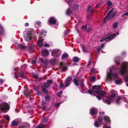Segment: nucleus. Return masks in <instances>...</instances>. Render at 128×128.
<instances>
[{
    "label": "nucleus",
    "mask_w": 128,
    "mask_h": 128,
    "mask_svg": "<svg viewBox=\"0 0 128 128\" xmlns=\"http://www.w3.org/2000/svg\"><path fill=\"white\" fill-rule=\"evenodd\" d=\"M70 82L66 80L65 82V86H69L70 84Z\"/></svg>",
    "instance_id": "obj_31"
},
{
    "label": "nucleus",
    "mask_w": 128,
    "mask_h": 128,
    "mask_svg": "<svg viewBox=\"0 0 128 128\" xmlns=\"http://www.w3.org/2000/svg\"><path fill=\"white\" fill-rule=\"evenodd\" d=\"M26 65L25 64H24L21 66L22 68H23L24 69H25L26 68Z\"/></svg>",
    "instance_id": "obj_50"
},
{
    "label": "nucleus",
    "mask_w": 128,
    "mask_h": 128,
    "mask_svg": "<svg viewBox=\"0 0 128 128\" xmlns=\"http://www.w3.org/2000/svg\"><path fill=\"white\" fill-rule=\"evenodd\" d=\"M91 6H90L88 7V10L89 12H90L91 14L94 13L93 11L91 9Z\"/></svg>",
    "instance_id": "obj_25"
},
{
    "label": "nucleus",
    "mask_w": 128,
    "mask_h": 128,
    "mask_svg": "<svg viewBox=\"0 0 128 128\" xmlns=\"http://www.w3.org/2000/svg\"><path fill=\"white\" fill-rule=\"evenodd\" d=\"M4 117L7 120L10 121V118L8 115H6Z\"/></svg>",
    "instance_id": "obj_36"
},
{
    "label": "nucleus",
    "mask_w": 128,
    "mask_h": 128,
    "mask_svg": "<svg viewBox=\"0 0 128 128\" xmlns=\"http://www.w3.org/2000/svg\"><path fill=\"white\" fill-rule=\"evenodd\" d=\"M55 62V61L54 60H50V62Z\"/></svg>",
    "instance_id": "obj_63"
},
{
    "label": "nucleus",
    "mask_w": 128,
    "mask_h": 128,
    "mask_svg": "<svg viewBox=\"0 0 128 128\" xmlns=\"http://www.w3.org/2000/svg\"><path fill=\"white\" fill-rule=\"evenodd\" d=\"M74 82L76 86L80 84L81 88L80 89V90L82 93L85 94L88 92L93 95H95V94H96L102 97H106V99H103V102L108 104H110L112 101L113 100V98L116 96L115 94H112L110 96L106 92L102 90L99 86H97L96 85L92 86V88L93 90H88L84 86V84L81 80H78L75 79L74 80Z\"/></svg>",
    "instance_id": "obj_1"
},
{
    "label": "nucleus",
    "mask_w": 128,
    "mask_h": 128,
    "mask_svg": "<svg viewBox=\"0 0 128 128\" xmlns=\"http://www.w3.org/2000/svg\"><path fill=\"white\" fill-rule=\"evenodd\" d=\"M42 91L43 92H44V93H46V94H47L48 93V91H47V90L45 89L44 88H42Z\"/></svg>",
    "instance_id": "obj_40"
},
{
    "label": "nucleus",
    "mask_w": 128,
    "mask_h": 128,
    "mask_svg": "<svg viewBox=\"0 0 128 128\" xmlns=\"http://www.w3.org/2000/svg\"><path fill=\"white\" fill-rule=\"evenodd\" d=\"M114 9L112 8L111 10L108 13V15L109 14H110V13H114L113 12L114 10Z\"/></svg>",
    "instance_id": "obj_44"
},
{
    "label": "nucleus",
    "mask_w": 128,
    "mask_h": 128,
    "mask_svg": "<svg viewBox=\"0 0 128 128\" xmlns=\"http://www.w3.org/2000/svg\"><path fill=\"white\" fill-rule=\"evenodd\" d=\"M91 72L93 73H96L97 72L96 69L93 68L91 70Z\"/></svg>",
    "instance_id": "obj_38"
},
{
    "label": "nucleus",
    "mask_w": 128,
    "mask_h": 128,
    "mask_svg": "<svg viewBox=\"0 0 128 128\" xmlns=\"http://www.w3.org/2000/svg\"><path fill=\"white\" fill-rule=\"evenodd\" d=\"M128 62H124L121 65V67L120 70L121 74L124 75L128 72Z\"/></svg>",
    "instance_id": "obj_3"
},
{
    "label": "nucleus",
    "mask_w": 128,
    "mask_h": 128,
    "mask_svg": "<svg viewBox=\"0 0 128 128\" xmlns=\"http://www.w3.org/2000/svg\"><path fill=\"white\" fill-rule=\"evenodd\" d=\"M124 100L126 102H128V96L127 95L124 96Z\"/></svg>",
    "instance_id": "obj_27"
},
{
    "label": "nucleus",
    "mask_w": 128,
    "mask_h": 128,
    "mask_svg": "<svg viewBox=\"0 0 128 128\" xmlns=\"http://www.w3.org/2000/svg\"><path fill=\"white\" fill-rule=\"evenodd\" d=\"M69 30H66L64 32V33L65 34H67L69 32Z\"/></svg>",
    "instance_id": "obj_58"
},
{
    "label": "nucleus",
    "mask_w": 128,
    "mask_h": 128,
    "mask_svg": "<svg viewBox=\"0 0 128 128\" xmlns=\"http://www.w3.org/2000/svg\"><path fill=\"white\" fill-rule=\"evenodd\" d=\"M36 23H37V24H38L39 25H40V23H41L40 22V21H37L36 22Z\"/></svg>",
    "instance_id": "obj_60"
},
{
    "label": "nucleus",
    "mask_w": 128,
    "mask_h": 128,
    "mask_svg": "<svg viewBox=\"0 0 128 128\" xmlns=\"http://www.w3.org/2000/svg\"><path fill=\"white\" fill-rule=\"evenodd\" d=\"M104 119L106 122H109L110 121L109 118L107 116H104Z\"/></svg>",
    "instance_id": "obj_22"
},
{
    "label": "nucleus",
    "mask_w": 128,
    "mask_h": 128,
    "mask_svg": "<svg viewBox=\"0 0 128 128\" xmlns=\"http://www.w3.org/2000/svg\"><path fill=\"white\" fill-rule=\"evenodd\" d=\"M74 0H67V2L69 5H70V4Z\"/></svg>",
    "instance_id": "obj_45"
},
{
    "label": "nucleus",
    "mask_w": 128,
    "mask_h": 128,
    "mask_svg": "<svg viewBox=\"0 0 128 128\" xmlns=\"http://www.w3.org/2000/svg\"><path fill=\"white\" fill-rule=\"evenodd\" d=\"M4 82V80L3 79H0V84H2Z\"/></svg>",
    "instance_id": "obj_54"
},
{
    "label": "nucleus",
    "mask_w": 128,
    "mask_h": 128,
    "mask_svg": "<svg viewBox=\"0 0 128 128\" xmlns=\"http://www.w3.org/2000/svg\"><path fill=\"white\" fill-rule=\"evenodd\" d=\"M36 128H45L44 125L40 124Z\"/></svg>",
    "instance_id": "obj_30"
},
{
    "label": "nucleus",
    "mask_w": 128,
    "mask_h": 128,
    "mask_svg": "<svg viewBox=\"0 0 128 128\" xmlns=\"http://www.w3.org/2000/svg\"><path fill=\"white\" fill-rule=\"evenodd\" d=\"M36 62V60H32V62H31V63L32 64H34V63Z\"/></svg>",
    "instance_id": "obj_61"
},
{
    "label": "nucleus",
    "mask_w": 128,
    "mask_h": 128,
    "mask_svg": "<svg viewBox=\"0 0 128 128\" xmlns=\"http://www.w3.org/2000/svg\"><path fill=\"white\" fill-rule=\"evenodd\" d=\"M96 98L98 99L99 100H100L101 99V98L99 96H96Z\"/></svg>",
    "instance_id": "obj_56"
},
{
    "label": "nucleus",
    "mask_w": 128,
    "mask_h": 128,
    "mask_svg": "<svg viewBox=\"0 0 128 128\" xmlns=\"http://www.w3.org/2000/svg\"><path fill=\"white\" fill-rule=\"evenodd\" d=\"M44 46L45 47H48L49 46V45L48 44H44Z\"/></svg>",
    "instance_id": "obj_59"
},
{
    "label": "nucleus",
    "mask_w": 128,
    "mask_h": 128,
    "mask_svg": "<svg viewBox=\"0 0 128 128\" xmlns=\"http://www.w3.org/2000/svg\"><path fill=\"white\" fill-rule=\"evenodd\" d=\"M64 86V85L63 84H60V88H62Z\"/></svg>",
    "instance_id": "obj_52"
},
{
    "label": "nucleus",
    "mask_w": 128,
    "mask_h": 128,
    "mask_svg": "<svg viewBox=\"0 0 128 128\" xmlns=\"http://www.w3.org/2000/svg\"><path fill=\"white\" fill-rule=\"evenodd\" d=\"M66 68V66H64L62 68V70L63 71L65 70Z\"/></svg>",
    "instance_id": "obj_57"
},
{
    "label": "nucleus",
    "mask_w": 128,
    "mask_h": 128,
    "mask_svg": "<svg viewBox=\"0 0 128 128\" xmlns=\"http://www.w3.org/2000/svg\"><path fill=\"white\" fill-rule=\"evenodd\" d=\"M45 98L46 100H48L50 99V98L49 96H46L45 97Z\"/></svg>",
    "instance_id": "obj_48"
},
{
    "label": "nucleus",
    "mask_w": 128,
    "mask_h": 128,
    "mask_svg": "<svg viewBox=\"0 0 128 128\" xmlns=\"http://www.w3.org/2000/svg\"><path fill=\"white\" fill-rule=\"evenodd\" d=\"M44 42L43 39L41 38L40 37V38L38 40V46H42L43 42Z\"/></svg>",
    "instance_id": "obj_14"
},
{
    "label": "nucleus",
    "mask_w": 128,
    "mask_h": 128,
    "mask_svg": "<svg viewBox=\"0 0 128 128\" xmlns=\"http://www.w3.org/2000/svg\"><path fill=\"white\" fill-rule=\"evenodd\" d=\"M107 4L108 6H110L112 5V3L111 2L108 1L107 2Z\"/></svg>",
    "instance_id": "obj_47"
},
{
    "label": "nucleus",
    "mask_w": 128,
    "mask_h": 128,
    "mask_svg": "<svg viewBox=\"0 0 128 128\" xmlns=\"http://www.w3.org/2000/svg\"><path fill=\"white\" fill-rule=\"evenodd\" d=\"M48 22L50 24H54L56 22V20L54 18L51 17L49 19Z\"/></svg>",
    "instance_id": "obj_12"
},
{
    "label": "nucleus",
    "mask_w": 128,
    "mask_h": 128,
    "mask_svg": "<svg viewBox=\"0 0 128 128\" xmlns=\"http://www.w3.org/2000/svg\"><path fill=\"white\" fill-rule=\"evenodd\" d=\"M41 52L42 55L44 56H48L49 54V53L48 50L46 49H43L42 50Z\"/></svg>",
    "instance_id": "obj_11"
},
{
    "label": "nucleus",
    "mask_w": 128,
    "mask_h": 128,
    "mask_svg": "<svg viewBox=\"0 0 128 128\" xmlns=\"http://www.w3.org/2000/svg\"><path fill=\"white\" fill-rule=\"evenodd\" d=\"M103 128H111L110 126H103Z\"/></svg>",
    "instance_id": "obj_62"
},
{
    "label": "nucleus",
    "mask_w": 128,
    "mask_h": 128,
    "mask_svg": "<svg viewBox=\"0 0 128 128\" xmlns=\"http://www.w3.org/2000/svg\"><path fill=\"white\" fill-rule=\"evenodd\" d=\"M121 99V97L120 96L119 97L116 102V103L117 104H119L120 103V100Z\"/></svg>",
    "instance_id": "obj_33"
},
{
    "label": "nucleus",
    "mask_w": 128,
    "mask_h": 128,
    "mask_svg": "<svg viewBox=\"0 0 128 128\" xmlns=\"http://www.w3.org/2000/svg\"><path fill=\"white\" fill-rule=\"evenodd\" d=\"M104 112H100L99 115L98 116V118L101 119L102 120V118L104 116Z\"/></svg>",
    "instance_id": "obj_20"
},
{
    "label": "nucleus",
    "mask_w": 128,
    "mask_h": 128,
    "mask_svg": "<svg viewBox=\"0 0 128 128\" xmlns=\"http://www.w3.org/2000/svg\"><path fill=\"white\" fill-rule=\"evenodd\" d=\"M73 60L74 62H77L79 61V59L77 57H74L73 58Z\"/></svg>",
    "instance_id": "obj_21"
},
{
    "label": "nucleus",
    "mask_w": 128,
    "mask_h": 128,
    "mask_svg": "<svg viewBox=\"0 0 128 128\" xmlns=\"http://www.w3.org/2000/svg\"><path fill=\"white\" fill-rule=\"evenodd\" d=\"M48 121V118H44L43 120V122H47Z\"/></svg>",
    "instance_id": "obj_46"
},
{
    "label": "nucleus",
    "mask_w": 128,
    "mask_h": 128,
    "mask_svg": "<svg viewBox=\"0 0 128 128\" xmlns=\"http://www.w3.org/2000/svg\"><path fill=\"white\" fill-rule=\"evenodd\" d=\"M114 13H110L108 16V14L104 18V21L105 22L106 20V19H108V20L111 19L114 16Z\"/></svg>",
    "instance_id": "obj_8"
},
{
    "label": "nucleus",
    "mask_w": 128,
    "mask_h": 128,
    "mask_svg": "<svg viewBox=\"0 0 128 128\" xmlns=\"http://www.w3.org/2000/svg\"><path fill=\"white\" fill-rule=\"evenodd\" d=\"M116 34H113L110 33L108 35L106 36L105 38L100 40V42H102L104 41H107L108 40L106 39H108V40H110L113 39L115 36Z\"/></svg>",
    "instance_id": "obj_5"
},
{
    "label": "nucleus",
    "mask_w": 128,
    "mask_h": 128,
    "mask_svg": "<svg viewBox=\"0 0 128 128\" xmlns=\"http://www.w3.org/2000/svg\"><path fill=\"white\" fill-rule=\"evenodd\" d=\"M118 25V22H116L114 23L112 25L113 29L114 30L115 29H116V27Z\"/></svg>",
    "instance_id": "obj_26"
},
{
    "label": "nucleus",
    "mask_w": 128,
    "mask_h": 128,
    "mask_svg": "<svg viewBox=\"0 0 128 128\" xmlns=\"http://www.w3.org/2000/svg\"><path fill=\"white\" fill-rule=\"evenodd\" d=\"M122 80L120 79L119 80H117L116 81L115 83L116 84H120L122 83Z\"/></svg>",
    "instance_id": "obj_19"
},
{
    "label": "nucleus",
    "mask_w": 128,
    "mask_h": 128,
    "mask_svg": "<svg viewBox=\"0 0 128 128\" xmlns=\"http://www.w3.org/2000/svg\"><path fill=\"white\" fill-rule=\"evenodd\" d=\"M44 31L43 30H41L40 32H39V34L41 35L44 32Z\"/></svg>",
    "instance_id": "obj_49"
},
{
    "label": "nucleus",
    "mask_w": 128,
    "mask_h": 128,
    "mask_svg": "<svg viewBox=\"0 0 128 128\" xmlns=\"http://www.w3.org/2000/svg\"><path fill=\"white\" fill-rule=\"evenodd\" d=\"M128 15V12H126L124 13L122 15V16H127Z\"/></svg>",
    "instance_id": "obj_51"
},
{
    "label": "nucleus",
    "mask_w": 128,
    "mask_h": 128,
    "mask_svg": "<svg viewBox=\"0 0 128 128\" xmlns=\"http://www.w3.org/2000/svg\"><path fill=\"white\" fill-rule=\"evenodd\" d=\"M86 28V27L84 26H82V29L84 30H85Z\"/></svg>",
    "instance_id": "obj_53"
},
{
    "label": "nucleus",
    "mask_w": 128,
    "mask_h": 128,
    "mask_svg": "<svg viewBox=\"0 0 128 128\" xmlns=\"http://www.w3.org/2000/svg\"><path fill=\"white\" fill-rule=\"evenodd\" d=\"M28 22H26L25 24V26H28Z\"/></svg>",
    "instance_id": "obj_64"
},
{
    "label": "nucleus",
    "mask_w": 128,
    "mask_h": 128,
    "mask_svg": "<svg viewBox=\"0 0 128 128\" xmlns=\"http://www.w3.org/2000/svg\"><path fill=\"white\" fill-rule=\"evenodd\" d=\"M119 60H120V58L118 56H117L116 57L114 60V61L115 62H117L119 64L120 62H119Z\"/></svg>",
    "instance_id": "obj_24"
},
{
    "label": "nucleus",
    "mask_w": 128,
    "mask_h": 128,
    "mask_svg": "<svg viewBox=\"0 0 128 128\" xmlns=\"http://www.w3.org/2000/svg\"><path fill=\"white\" fill-rule=\"evenodd\" d=\"M72 80V78L71 77H68L66 79V80L70 82V81Z\"/></svg>",
    "instance_id": "obj_37"
},
{
    "label": "nucleus",
    "mask_w": 128,
    "mask_h": 128,
    "mask_svg": "<svg viewBox=\"0 0 128 128\" xmlns=\"http://www.w3.org/2000/svg\"><path fill=\"white\" fill-rule=\"evenodd\" d=\"M68 56V54H65L62 55V58H65L67 57Z\"/></svg>",
    "instance_id": "obj_39"
},
{
    "label": "nucleus",
    "mask_w": 128,
    "mask_h": 128,
    "mask_svg": "<svg viewBox=\"0 0 128 128\" xmlns=\"http://www.w3.org/2000/svg\"><path fill=\"white\" fill-rule=\"evenodd\" d=\"M104 44H101V46L100 47H99L97 49V50L98 52V53H100V51L102 49V48H103L104 46Z\"/></svg>",
    "instance_id": "obj_18"
},
{
    "label": "nucleus",
    "mask_w": 128,
    "mask_h": 128,
    "mask_svg": "<svg viewBox=\"0 0 128 128\" xmlns=\"http://www.w3.org/2000/svg\"><path fill=\"white\" fill-rule=\"evenodd\" d=\"M98 113L97 109L95 108H92L90 112V114L92 115L96 114Z\"/></svg>",
    "instance_id": "obj_9"
},
{
    "label": "nucleus",
    "mask_w": 128,
    "mask_h": 128,
    "mask_svg": "<svg viewBox=\"0 0 128 128\" xmlns=\"http://www.w3.org/2000/svg\"><path fill=\"white\" fill-rule=\"evenodd\" d=\"M18 75H16V72L14 73V74L15 75V78H16V77L20 78V79L23 78H26V77L23 74L21 73H18Z\"/></svg>",
    "instance_id": "obj_10"
},
{
    "label": "nucleus",
    "mask_w": 128,
    "mask_h": 128,
    "mask_svg": "<svg viewBox=\"0 0 128 128\" xmlns=\"http://www.w3.org/2000/svg\"><path fill=\"white\" fill-rule=\"evenodd\" d=\"M19 128H30V126L28 124H26L24 126H21Z\"/></svg>",
    "instance_id": "obj_28"
},
{
    "label": "nucleus",
    "mask_w": 128,
    "mask_h": 128,
    "mask_svg": "<svg viewBox=\"0 0 128 128\" xmlns=\"http://www.w3.org/2000/svg\"><path fill=\"white\" fill-rule=\"evenodd\" d=\"M61 52L58 50H53L52 52V56L54 57H59L61 55Z\"/></svg>",
    "instance_id": "obj_6"
},
{
    "label": "nucleus",
    "mask_w": 128,
    "mask_h": 128,
    "mask_svg": "<svg viewBox=\"0 0 128 128\" xmlns=\"http://www.w3.org/2000/svg\"><path fill=\"white\" fill-rule=\"evenodd\" d=\"M32 76L36 78L37 79L38 78V74H32Z\"/></svg>",
    "instance_id": "obj_41"
},
{
    "label": "nucleus",
    "mask_w": 128,
    "mask_h": 128,
    "mask_svg": "<svg viewBox=\"0 0 128 128\" xmlns=\"http://www.w3.org/2000/svg\"><path fill=\"white\" fill-rule=\"evenodd\" d=\"M96 78L94 76L92 77L90 79V80L92 82H94L95 81Z\"/></svg>",
    "instance_id": "obj_42"
},
{
    "label": "nucleus",
    "mask_w": 128,
    "mask_h": 128,
    "mask_svg": "<svg viewBox=\"0 0 128 128\" xmlns=\"http://www.w3.org/2000/svg\"><path fill=\"white\" fill-rule=\"evenodd\" d=\"M3 32V29L2 27L0 26V35L2 34Z\"/></svg>",
    "instance_id": "obj_34"
},
{
    "label": "nucleus",
    "mask_w": 128,
    "mask_h": 128,
    "mask_svg": "<svg viewBox=\"0 0 128 128\" xmlns=\"http://www.w3.org/2000/svg\"><path fill=\"white\" fill-rule=\"evenodd\" d=\"M40 60L42 63L45 64H47L48 63L47 62L46 60H44L42 58H40Z\"/></svg>",
    "instance_id": "obj_32"
},
{
    "label": "nucleus",
    "mask_w": 128,
    "mask_h": 128,
    "mask_svg": "<svg viewBox=\"0 0 128 128\" xmlns=\"http://www.w3.org/2000/svg\"><path fill=\"white\" fill-rule=\"evenodd\" d=\"M124 80L126 82H128V76H125L124 78Z\"/></svg>",
    "instance_id": "obj_43"
},
{
    "label": "nucleus",
    "mask_w": 128,
    "mask_h": 128,
    "mask_svg": "<svg viewBox=\"0 0 128 128\" xmlns=\"http://www.w3.org/2000/svg\"><path fill=\"white\" fill-rule=\"evenodd\" d=\"M70 8H69L67 10L66 12V14L68 15H70L72 13V10Z\"/></svg>",
    "instance_id": "obj_23"
},
{
    "label": "nucleus",
    "mask_w": 128,
    "mask_h": 128,
    "mask_svg": "<svg viewBox=\"0 0 128 128\" xmlns=\"http://www.w3.org/2000/svg\"><path fill=\"white\" fill-rule=\"evenodd\" d=\"M24 94L26 97H28L30 96V93L28 90H27L24 91Z\"/></svg>",
    "instance_id": "obj_16"
},
{
    "label": "nucleus",
    "mask_w": 128,
    "mask_h": 128,
    "mask_svg": "<svg viewBox=\"0 0 128 128\" xmlns=\"http://www.w3.org/2000/svg\"><path fill=\"white\" fill-rule=\"evenodd\" d=\"M18 122L15 120H13L11 126L12 127L14 126L17 125Z\"/></svg>",
    "instance_id": "obj_17"
},
{
    "label": "nucleus",
    "mask_w": 128,
    "mask_h": 128,
    "mask_svg": "<svg viewBox=\"0 0 128 128\" xmlns=\"http://www.w3.org/2000/svg\"><path fill=\"white\" fill-rule=\"evenodd\" d=\"M102 124H103L102 120L98 118V120H95L94 124L95 126L98 127H100V125Z\"/></svg>",
    "instance_id": "obj_7"
},
{
    "label": "nucleus",
    "mask_w": 128,
    "mask_h": 128,
    "mask_svg": "<svg viewBox=\"0 0 128 128\" xmlns=\"http://www.w3.org/2000/svg\"><path fill=\"white\" fill-rule=\"evenodd\" d=\"M52 83V81L51 80H47L46 82L44 84V87L48 88L50 85Z\"/></svg>",
    "instance_id": "obj_13"
},
{
    "label": "nucleus",
    "mask_w": 128,
    "mask_h": 128,
    "mask_svg": "<svg viewBox=\"0 0 128 128\" xmlns=\"http://www.w3.org/2000/svg\"><path fill=\"white\" fill-rule=\"evenodd\" d=\"M33 31L32 29L29 28L27 30L24 35V38L26 41L29 42L31 40Z\"/></svg>",
    "instance_id": "obj_4"
},
{
    "label": "nucleus",
    "mask_w": 128,
    "mask_h": 128,
    "mask_svg": "<svg viewBox=\"0 0 128 128\" xmlns=\"http://www.w3.org/2000/svg\"><path fill=\"white\" fill-rule=\"evenodd\" d=\"M83 51L85 53H86L89 52L90 51V49L89 48L83 47L82 48Z\"/></svg>",
    "instance_id": "obj_15"
},
{
    "label": "nucleus",
    "mask_w": 128,
    "mask_h": 128,
    "mask_svg": "<svg viewBox=\"0 0 128 128\" xmlns=\"http://www.w3.org/2000/svg\"><path fill=\"white\" fill-rule=\"evenodd\" d=\"M106 73V79L108 80L112 81L115 79L118 76V74L114 72L111 68H108Z\"/></svg>",
    "instance_id": "obj_2"
},
{
    "label": "nucleus",
    "mask_w": 128,
    "mask_h": 128,
    "mask_svg": "<svg viewBox=\"0 0 128 128\" xmlns=\"http://www.w3.org/2000/svg\"><path fill=\"white\" fill-rule=\"evenodd\" d=\"M60 103H57L56 104L55 106L56 107H58V106H60Z\"/></svg>",
    "instance_id": "obj_55"
},
{
    "label": "nucleus",
    "mask_w": 128,
    "mask_h": 128,
    "mask_svg": "<svg viewBox=\"0 0 128 128\" xmlns=\"http://www.w3.org/2000/svg\"><path fill=\"white\" fill-rule=\"evenodd\" d=\"M78 9V6L77 5L75 4L74 6L72 8V10H77Z\"/></svg>",
    "instance_id": "obj_29"
},
{
    "label": "nucleus",
    "mask_w": 128,
    "mask_h": 128,
    "mask_svg": "<svg viewBox=\"0 0 128 128\" xmlns=\"http://www.w3.org/2000/svg\"><path fill=\"white\" fill-rule=\"evenodd\" d=\"M19 46L22 49H24L25 48V46L22 44H20L19 45Z\"/></svg>",
    "instance_id": "obj_35"
}]
</instances>
